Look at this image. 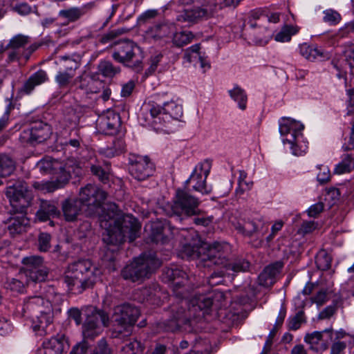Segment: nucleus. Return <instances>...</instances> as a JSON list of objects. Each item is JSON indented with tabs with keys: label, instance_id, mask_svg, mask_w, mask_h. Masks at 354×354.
<instances>
[{
	"label": "nucleus",
	"instance_id": "1",
	"mask_svg": "<svg viewBox=\"0 0 354 354\" xmlns=\"http://www.w3.org/2000/svg\"><path fill=\"white\" fill-rule=\"evenodd\" d=\"M107 196L108 194L101 187L90 183L82 187L78 195L86 216L100 215V225L104 230L102 240L108 250L115 252L127 239L133 242L141 226L135 217L122 213L115 203L111 204L106 211L102 210Z\"/></svg>",
	"mask_w": 354,
	"mask_h": 354
},
{
	"label": "nucleus",
	"instance_id": "2",
	"mask_svg": "<svg viewBox=\"0 0 354 354\" xmlns=\"http://www.w3.org/2000/svg\"><path fill=\"white\" fill-rule=\"evenodd\" d=\"M185 295V297L178 298L180 300V304H174L170 307L171 315L162 322L165 330L173 333L178 330L192 317L203 316L213 304L212 293L201 294L196 292L189 299V294L187 290Z\"/></svg>",
	"mask_w": 354,
	"mask_h": 354
},
{
	"label": "nucleus",
	"instance_id": "3",
	"mask_svg": "<svg viewBox=\"0 0 354 354\" xmlns=\"http://www.w3.org/2000/svg\"><path fill=\"white\" fill-rule=\"evenodd\" d=\"M101 271L89 260H79L68 265L64 282L74 293L92 288L100 279Z\"/></svg>",
	"mask_w": 354,
	"mask_h": 354
},
{
	"label": "nucleus",
	"instance_id": "4",
	"mask_svg": "<svg viewBox=\"0 0 354 354\" xmlns=\"http://www.w3.org/2000/svg\"><path fill=\"white\" fill-rule=\"evenodd\" d=\"M160 266V261L155 254H141L135 258L121 271V276L131 282H142L149 279L152 272Z\"/></svg>",
	"mask_w": 354,
	"mask_h": 354
},
{
	"label": "nucleus",
	"instance_id": "5",
	"mask_svg": "<svg viewBox=\"0 0 354 354\" xmlns=\"http://www.w3.org/2000/svg\"><path fill=\"white\" fill-rule=\"evenodd\" d=\"M111 57L116 62L136 73L143 69L144 53L132 41L124 40L118 43L112 51Z\"/></svg>",
	"mask_w": 354,
	"mask_h": 354
},
{
	"label": "nucleus",
	"instance_id": "6",
	"mask_svg": "<svg viewBox=\"0 0 354 354\" xmlns=\"http://www.w3.org/2000/svg\"><path fill=\"white\" fill-rule=\"evenodd\" d=\"M142 114L149 124L159 129L160 127L158 124H162V120L165 122L164 116L167 119L178 120L183 115V107L174 101L165 102L162 106L154 102H149L142 108Z\"/></svg>",
	"mask_w": 354,
	"mask_h": 354
},
{
	"label": "nucleus",
	"instance_id": "7",
	"mask_svg": "<svg viewBox=\"0 0 354 354\" xmlns=\"http://www.w3.org/2000/svg\"><path fill=\"white\" fill-rule=\"evenodd\" d=\"M225 6L223 0H204L203 3H198L192 7L184 9L177 16V20L189 24H198L214 17L218 9Z\"/></svg>",
	"mask_w": 354,
	"mask_h": 354
},
{
	"label": "nucleus",
	"instance_id": "8",
	"mask_svg": "<svg viewBox=\"0 0 354 354\" xmlns=\"http://www.w3.org/2000/svg\"><path fill=\"white\" fill-rule=\"evenodd\" d=\"M37 167L41 172L55 176V180L48 181L44 185V189L48 192L63 188L69 182L71 171H66L63 164L57 160L46 157L39 160Z\"/></svg>",
	"mask_w": 354,
	"mask_h": 354
},
{
	"label": "nucleus",
	"instance_id": "9",
	"mask_svg": "<svg viewBox=\"0 0 354 354\" xmlns=\"http://www.w3.org/2000/svg\"><path fill=\"white\" fill-rule=\"evenodd\" d=\"M12 209L15 213H26L32 200V191L22 180H12L8 182L6 192Z\"/></svg>",
	"mask_w": 354,
	"mask_h": 354
},
{
	"label": "nucleus",
	"instance_id": "10",
	"mask_svg": "<svg viewBox=\"0 0 354 354\" xmlns=\"http://www.w3.org/2000/svg\"><path fill=\"white\" fill-rule=\"evenodd\" d=\"M84 315L86 318L82 324L84 339H94L102 333L104 327L109 326V315L102 310L90 306L85 308Z\"/></svg>",
	"mask_w": 354,
	"mask_h": 354
},
{
	"label": "nucleus",
	"instance_id": "11",
	"mask_svg": "<svg viewBox=\"0 0 354 354\" xmlns=\"http://www.w3.org/2000/svg\"><path fill=\"white\" fill-rule=\"evenodd\" d=\"M200 201L198 198L192 195L185 187L178 188L171 205V216H192L198 215L201 211L198 208Z\"/></svg>",
	"mask_w": 354,
	"mask_h": 354
},
{
	"label": "nucleus",
	"instance_id": "12",
	"mask_svg": "<svg viewBox=\"0 0 354 354\" xmlns=\"http://www.w3.org/2000/svg\"><path fill=\"white\" fill-rule=\"evenodd\" d=\"M230 245L226 242L215 241L204 245V251L201 256V263L204 267L222 266L225 267L230 254Z\"/></svg>",
	"mask_w": 354,
	"mask_h": 354
},
{
	"label": "nucleus",
	"instance_id": "13",
	"mask_svg": "<svg viewBox=\"0 0 354 354\" xmlns=\"http://www.w3.org/2000/svg\"><path fill=\"white\" fill-rule=\"evenodd\" d=\"M304 128L301 123L289 118H283L279 122V132L283 137V142L291 145L292 153L295 156L302 155L303 151L297 149V140Z\"/></svg>",
	"mask_w": 354,
	"mask_h": 354
},
{
	"label": "nucleus",
	"instance_id": "14",
	"mask_svg": "<svg viewBox=\"0 0 354 354\" xmlns=\"http://www.w3.org/2000/svg\"><path fill=\"white\" fill-rule=\"evenodd\" d=\"M23 270L26 278L33 282H42L47 279L49 268L40 256H30L23 258Z\"/></svg>",
	"mask_w": 354,
	"mask_h": 354
},
{
	"label": "nucleus",
	"instance_id": "15",
	"mask_svg": "<svg viewBox=\"0 0 354 354\" xmlns=\"http://www.w3.org/2000/svg\"><path fill=\"white\" fill-rule=\"evenodd\" d=\"M140 315L138 308L130 304H123L114 308L112 322L114 326H120L129 333L130 328L136 323Z\"/></svg>",
	"mask_w": 354,
	"mask_h": 354
},
{
	"label": "nucleus",
	"instance_id": "16",
	"mask_svg": "<svg viewBox=\"0 0 354 354\" xmlns=\"http://www.w3.org/2000/svg\"><path fill=\"white\" fill-rule=\"evenodd\" d=\"M154 170V165L147 156H133L130 158L129 173L138 181L145 180L151 176Z\"/></svg>",
	"mask_w": 354,
	"mask_h": 354
},
{
	"label": "nucleus",
	"instance_id": "17",
	"mask_svg": "<svg viewBox=\"0 0 354 354\" xmlns=\"http://www.w3.org/2000/svg\"><path fill=\"white\" fill-rule=\"evenodd\" d=\"M261 217L258 218H243L239 219L234 224L235 229L245 236H259L260 234L263 235L268 230Z\"/></svg>",
	"mask_w": 354,
	"mask_h": 354
},
{
	"label": "nucleus",
	"instance_id": "18",
	"mask_svg": "<svg viewBox=\"0 0 354 354\" xmlns=\"http://www.w3.org/2000/svg\"><path fill=\"white\" fill-rule=\"evenodd\" d=\"M165 279L172 283L173 294L176 298L185 297V286L188 283L187 273L179 268H169L164 270Z\"/></svg>",
	"mask_w": 354,
	"mask_h": 354
},
{
	"label": "nucleus",
	"instance_id": "19",
	"mask_svg": "<svg viewBox=\"0 0 354 354\" xmlns=\"http://www.w3.org/2000/svg\"><path fill=\"white\" fill-rule=\"evenodd\" d=\"M333 330L326 328L322 331H314L305 335L304 340L310 346V349L319 352L328 348V341L333 340Z\"/></svg>",
	"mask_w": 354,
	"mask_h": 354
},
{
	"label": "nucleus",
	"instance_id": "20",
	"mask_svg": "<svg viewBox=\"0 0 354 354\" xmlns=\"http://www.w3.org/2000/svg\"><path fill=\"white\" fill-rule=\"evenodd\" d=\"M205 163H199L196 166L189 178L185 182V187L187 189V185L192 183V189L203 194L211 193L212 189L207 187L206 179L209 172V167L204 169Z\"/></svg>",
	"mask_w": 354,
	"mask_h": 354
},
{
	"label": "nucleus",
	"instance_id": "21",
	"mask_svg": "<svg viewBox=\"0 0 354 354\" xmlns=\"http://www.w3.org/2000/svg\"><path fill=\"white\" fill-rule=\"evenodd\" d=\"M99 131L105 135H115L121 126V118L118 113L109 111L101 115L96 122Z\"/></svg>",
	"mask_w": 354,
	"mask_h": 354
},
{
	"label": "nucleus",
	"instance_id": "22",
	"mask_svg": "<svg viewBox=\"0 0 354 354\" xmlns=\"http://www.w3.org/2000/svg\"><path fill=\"white\" fill-rule=\"evenodd\" d=\"M50 134L51 129L48 124L37 122L30 129L24 131L21 138L31 145H35L46 140Z\"/></svg>",
	"mask_w": 354,
	"mask_h": 354
},
{
	"label": "nucleus",
	"instance_id": "23",
	"mask_svg": "<svg viewBox=\"0 0 354 354\" xmlns=\"http://www.w3.org/2000/svg\"><path fill=\"white\" fill-rule=\"evenodd\" d=\"M30 42V38L28 36L21 34L14 36L6 47V49L11 50L8 54L9 61L13 62L23 59L24 51Z\"/></svg>",
	"mask_w": 354,
	"mask_h": 354
},
{
	"label": "nucleus",
	"instance_id": "24",
	"mask_svg": "<svg viewBox=\"0 0 354 354\" xmlns=\"http://www.w3.org/2000/svg\"><path fill=\"white\" fill-rule=\"evenodd\" d=\"M261 18L266 20V17L263 15L259 11H252L249 17V20L247 24H245L243 28V35L248 37L250 42H256L263 44L266 41V37L264 35L257 37L256 35V30L258 25L257 20H261Z\"/></svg>",
	"mask_w": 354,
	"mask_h": 354
},
{
	"label": "nucleus",
	"instance_id": "25",
	"mask_svg": "<svg viewBox=\"0 0 354 354\" xmlns=\"http://www.w3.org/2000/svg\"><path fill=\"white\" fill-rule=\"evenodd\" d=\"M167 224L166 220L157 219L146 226V230L149 227V239L151 242L165 244L168 241V236L165 234Z\"/></svg>",
	"mask_w": 354,
	"mask_h": 354
},
{
	"label": "nucleus",
	"instance_id": "26",
	"mask_svg": "<svg viewBox=\"0 0 354 354\" xmlns=\"http://www.w3.org/2000/svg\"><path fill=\"white\" fill-rule=\"evenodd\" d=\"M62 209L65 220L68 222L76 221L80 214H84L83 205L79 198L64 200L62 203Z\"/></svg>",
	"mask_w": 354,
	"mask_h": 354
},
{
	"label": "nucleus",
	"instance_id": "27",
	"mask_svg": "<svg viewBox=\"0 0 354 354\" xmlns=\"http://www.w3.org/2000/svg\"><path fill=\"white\" fill-rule=\"evenodd\" d=\"M26 213H19V215L11 217L7 223V230L11 237L21 235L27 231L30 226L29 219L24 215Z\"/></svg>",
	"mask_w": 354,
	"mask_h": 354
},
{
	"label": "nucleus",
	"instance_id": "28",
	"mask_svg": "<svg viewBox=\"0 0 354 354\" xmlns=\"http://www.w3.org/2000/svg\"><path fill=\"white\" fill-rule=\"evenodd\" d=\"M283 266L281 261H276L266 266L259 276V284L268 287L275 283V277L279 274Z\"/></svg>",
	"mask_w": 354,
	"mask_h": 354
},
{
	"label": "nucleus",
	"instance_id": "29",
	"mask_svg": "<svg viewBox=\"0 0 354 354\" xmlns=\"http://www.w3.org/2000/svg\"><path fill=\"white\" fill-rule=\"evenodd\" d=\"M60 216L61 212L53 202L48 201H42L36 213V218L41 222L59 218Z\"/></svg>",
	"mask_w": 354,
	"mask_h": 354
},
{
	"label": "nucleus",
	"instance_id": "30",
	"mask_svg": "<svg viewBox=\"0 0 354 354\" xmlns=\"http://www.w3.org/2000/svg\"><path fill=\"white\" fill-rule=\"evenodd\" d=\"M42 346L50 349L54 354H64L68 351L69 344L64 335H57L44 341Z\"/></svg>",
	"mask_w": 354,
	"mask_h": 354
},
{
	"label": "nucleus",
	"instance_id": "31",
	"mask_svg": "<svg viewBox=\"0 0 354 354\" xmlns=\"http://www.w3.org/2000/svg\"><path fill=\"white\" fill-rule=\"evenodd\" d=\"M37 320L32 323V329L39 336H44L51 330L53 315H35Z\"/></svg>",
	"mask_w": 354,
	"mask_h": 354
},
{
	"label": "nucleus",
	"instance_id": "32",
	"mask_svg": "<svg viewBox=\"0 0 354 354\" xmlns=\"http://www.w3.org/2000/svg\"><path fill=\"white\" fill-rule=\"evenodd\" d=\"M44 298L39 296L26 299L24 302L22 312L24 316H35L38 314L39 308L42 306Z\"/></svg>",
	"mask_w": 354,
	"mask_h": 354
},
{
	"label": "nucleus",
	"instance_id": "33",
	"mask_svg": "<svg viewBox=\"0 0 354 354\" xmlns=\"http://www.w3.org/2000/svg\"><path fill=\"white\" fill-rule=\"evenodd\" d=\"M48 80V75L43 70H39L33 73L28 80L24 83L23 91L29 94L37 85H39Z\"/></svg>",
	"mask_w": 354,
	"mask_h": 354
},
{
	"label": "nucleus",
	"instance_id": "34",
	"mask_svg": "<svg viewBox=\"0 0 354 354\" xmlns=\"http://www.w3.org/2000/svg\"><path fill=\"white\" fill-rule=\"evenodd\" d=\"M16 169L15 160L6 153H0V178L11 175ZM3 182L0 179V185Z\"/></svg>",
	"mask_w": 354,
	"mask_h": 354
},
{
	"label": "nucleus",
	"instance_id": "35",
	"mask_svg": "<svg viewBox=\"0 0 354 354\" xmlns=\"http://www.w3.org/2000/svg\"><path fill=\"white\" fill-rule=\"evenodd\" d=\"M121 68L115 66L111 61L103 59L97 65V73L106 78H113L120 74Z\"/></svg>",
	"mask_w": 354,
	"mask_h": 354
},
{
	"label": "nucleus",
	"instance_id": "36",
	"mask_svg": "<svg viewBox=\"0 0 354 354\" xmlns=\"http://www.w3.org/2000/svg\"><path fill=\"white\" fill-rule=\"evenodd\" d=\"M204 251V245L198 246L196 244L192 245L189 243H185L182 249L180 250V255L182 258H187V259H197L199 261V263H201V256L202 252Z\"/></svg>",
	"mask_w": 354,
	"mask_h": 354
},
{
	"label": "nucleus",
	"instance_id": "37",
	"mask_svg": "<svg viewBox=\"0 0 354 354\" xmlns=\"http://www.w3.org/2000/svg\"><path fill=\"white\" fill-rule=\"evenodd\" d=\"M250 263L242 257H236L233 260L230 261L228 258L225 268L227 271H232L234 273H238L240 272H245L248 270Z\"/></svg>",
	"mask_w": 354,
	"mask_h": 354
},
{
	"label": "nucleus",
	"instance_id": "38",
	"mask_svg": "<svg viewBox=\"0 0 354 354\" xmlns=\"http://www.w3.org/2000/svg\"><path fill=\"white\" fill-rule=\"evenodd\" d=\"M300 54L309 61H314L317 58H323V53L317 48L311 46L306 43L299 46Z\"/></svg>",
	"mask_w": 354,
	"mask_h": 354
},
{
	"label": "nucleus",
	"instance_id": "39",
	"mask_svg": "<svg viewBox=\"0 0 354 354\" xmlns=\"http://www.w3.org/2000/svg\"><path fill=\"white\" fill-rule=\"evenodd\" d=\"M3 286L6 290L17 294L23 293L26 289L24 282L19 278L6 277Z\"/></svg>",
	"mask_w": 354,
	"mask_h": 354
},
{
	"label": "nucleus",
	"instance_id": "40",
	"mask_svg": "<svg viewBox=\"0 0 354 354\" xmlns=\"http://www.w3.org/2000/svg\"><path fill=\"white\" fill-rule=\"evenodd\" d=\"M85 14V9L83 8H71L62 10L59 15L68 19V22H75L80 19Z\"/></svg>",
	"mask_w": 354,
	"mask_h": 354
},
{
	"label": "nucleus",
	"instance_id": "41",
	"mask_svg": "<svg viewBox=\"0 0 354 354\" xmlns=\"http://www.w3.org/2000/svg\"><path fill=\"white\" fill-rule=\"evenodd\" d=\"M194 39V35L190 31H181L174 34L172 37L173 44L178 48L189 44Z\"/></svg>",
	"mask_w": 354,
	"mask_h": 354
},
{
	"label": "nucleus",
	"instance_id": "42",
	"mask_svg": "<svg viewBox=\"0 0 354 354\" xmlns=\"http://www.w3.org/2000/svg\"><path fill=\"white\" fill-rule=\"evenodd\" d=\"M354 169V158L351 155L347 154L335 168V174H342L350 172Z\"/></svg>",
	"mask_w": 354,
	"mask_h": 354
},
{
	"label": "nucleus",
	"instance_id": "43",
	"mask_svg": "<svg viewBox=\"0 0 354 354\" xmlns=\"http://www.w3.org/2000/svg\"><path fill=\"white\" fill-rule=\"evenodd\" d=\"M299 30L297 26H285L274 37L276 41L279 42L289 41L292 35H295Z\"/></svg>",
	"mask_w": 354,
	"mask_h": 354
},
{
	"label": "nucleus",
	"instance_id": "44",
	"mask_svg": "<svg viewBox=\"0 0 354 354\" xmlns=\"http://www.w3.org/2000/svg\"><path fill=\"white\" fill-rule=\"evenodd\" d=\"M232 99L236 101L241 109L244 110L246 108L247 95L241 88L236 86L232 90L229 91Z\"/></svg>",
	"mask_w": 354,
	"mask_h": 354
},
{
	"label": "nucleus",
	"instance_id": "45",
	"mask_svg": "<svg viewBox=\"0 0 354 354\" xmlns=\"http://www.w3.org/2000/svg\"><path fill=\"white\" fill-rule=\"evenodd\" d=\"M332 258L325 251L321 250L316 256L315 263L318 269L321 270H327L331 266Z\"/></svg>",
	"mask_w": 354,
	"mask_h": 354
},
{
	"label": "nucleus",
	"instance_id": "46",
	"mask_svg": "<svg viewBox=\"0 0 354 354\" xmlns=\"http://www.w3.org/2000/svg\"><path fill=\"white\" fill-rule=\"evenodd\" d=\"M306 322L304 312L301 310L298 311L295 315L289 318L288 327L291 330H297L301 327V325Z\"/></svg>",
	"mask_w": 354,
	"mask_h": 354
},
{
	"label": "nucleus",
	"instance_id": "47",
	"mask_svg": "<svg viewBox=\"0 0 354 354\" xmlns=\"http://www.w3.org/2000/svg\"><path fill=\"white\" fill-rule=\"evenodd\" d=\"M124 147L125 145L122 140H115L110 147H107L105 154L110 157L117 156L124 151Z\"/></svg>",
	"mask_w": 354,
	"mask_h": 354
},
{
	"label": "nucleus",
	"instance_id": "48",
	"mask_svg": "<svg viewBox=\"0 0 354 354\" xmlns=\"http://www.w3.org/2000/svg\"><path fill=\"white\" fill-rule=\"evenodd\" d=\"M52 236L47 232H40L38 235V249L40 252H47L51 248Z\"/></svg>",
	"mask_w": 354,
	"mask_h": 354
},
{
	"label": "nucleus",
	"instance_id": "49",
	"mask_svg": "<svg viewBox=\"0 0 354 354\" xmlns=\"http://www.w3.org/2000/svg\"><path fill=\"white\" fill-rule=\"evenodd\" d=\"M113 350L104 338L100 339L91 354H112Z\"/></svg>",
	"mask_w": 354,
	"mask_h": 354
},
{
	"label": "nucleus",
	"instance_id": "50",
	"mask_svg": "<svg viewBox=\"0 0 354 354\" xmlns=\"http://www.w3.org/2000/svg\"><path fill=\"white\" fill-rule=\"evenodd\" d=\"M74 74L73 73L68 71L58 72L55 77V81L60 88H65L69 84Z\"/></svg>",
	"mask_w": 354,
	"mask_h": 354
},
{
	"label": "nucleus",
	"instance_id": "51",
	"mask_svg": "<svg viewBox=\"0 0 354 354\" xmlns=\"http://www.w3.org/2000/svg\"><path fill=\"white\" fill-rule=\"evenodd\" d=\"M324 21L330 25L337 24L342 19L339 13L332 9L324 10Z\"/></svg>",
	"mask_w": 354,
	"mask_h": 354
},
{
	"label": "nucleus",
	"instance_id": "52",
	"mask_svg": "<svg viewBox=\"0 0 354 354\" xmlns=\"http://www.w3.org/2000/svg\"><path fill=\"white\" fill-rule=\"evenodd\" d=\"M200 46V44H196L186 49L184 54V59L189 62H192L196 60V58L201 55L199 52Z\"/></svg>",
	"mask_w": 354,
	"mask_h": 354
},
{
	"label": "nucleus",
	"instance_id": "53",
	"mask_svg": "<svg viewBox=\"0 0 354 354\" xmlns=\"http://www.w3.org/2000/svg\"><path fill=\"white\" fill-rule=\"evenodd\" d=\"M91 171L102 183H106L108 182L109 175L101 166L92 165L91 166Z\"/></svg>",
	"mask_w": 354,
	"mask_h": 354
},
{
	"label": "nucleus",
	"instance_id": "54",
	"mask_svg": "<svg viewBox=\"0 0 354 354\" xmlns=\"http://www.w3.org/2000/svg\"><path fill=\"white\" fill-rule=\"evenodd\" d=\"M328 300V292L326 290L322 289L311 297V301L317 304L318 307L323 306Z\"/></svg>",
	"mask_w": 354,
	"mask_h": 354
},
{
	"label": "nucleus",
	"instance_id": "55",
	"mask_svg": "<svg viewBox=\"0 0 354 354\" xmlns=\"http://www.w3.org/2000/svg\"><path fill=\"white\" fill-rule=\"evenodd\" d=\"M337 309V307L335 304L326 306L319 313L317 317L318 319L323 320L330 319L335 314Z\"/></svg>",
	"mask_w": 354,
	"mask_h": 354
},
{
	"label": "nucleus",
	"instance_id": "56",
	"mask_svg": "<svg viewBox=\"0 0 354 354\" xmlns=\"http://www.w3.org/2000/svg\"><path fill=\"white\" fill-rule=\"evenodd\" d=\"M224 281V274L221 271L214 272L208 277L207 283L210 286H216Z\"/></svg>",
	"mask_w": 354,
	"mask_h": 354
},
{
	"label": "nucleus",
	"instance_id": "57",
	"mask_svg": "<svg viewBox=\"0 0 354 354\" xmlns=\"http://www.w3.org/2000/svg\"><path fill=\"white\" fill-rule=\"evenodd\" d=\"M122 33H123V31L121 30L120 29L111 30V31L104 34L102 36V37L100 38V41L103 44H106L111 41L112 40H113L114 39H115L117 37L122 35Z\"/></svg>",
	"mask_w": 354,
	"mask_h": 354
},
{
	"label": "nucleus",
	"instance_id": "58",
	"mask_svg": "<svg viewBox=\"0 0 354 354\" xmlns=\"http://www.w3.org/2000/svg\"><path fill=\"white\" fill-rule=\"evenodd\" d=\"M319 172L317 174V179L321 184H324L330 180V174L328 168L326 166L318 167Z\"/></svg>",
	"mask_w": 354,
	"mask_h": 354
},
{
	"label": "nucleus",
	"instance_id": "59",
	"mask_svg": "<svg viewBox=\"0 0 354 354\" xmlns=\"http://www.w3.org/2000/svg\"><path fill=\"white\" fill-rule=\"evenodd\" d=\"M61 59L64 60L66 63L64 64V68L66 71L70 73L75 71L79 68L80 64L78 62L75 60L74 59H71L69 56H62L61 57Z\"/></svg>",
	"mask_w": 354,
	"mask_h": 354
},
{
	"label": "nucleus",
	"instance_id": "60",
	"mask_svg": "<svg viewBox=\"0 0 354 354\" xmlns=\"http://www.w3.org/2000/svg\"><path fill=\"white\" fill-rule=\"evenodd\" d=\"M330 341L333 342L330 347V354H341L346 348L347 344L344 341Z\"/></svg>",
	"mask_w": 354,
	"mask_h": 354
},
{
	"label": "nucleus",
	"instance_id": "61",
	"mask_svg": "<svg viewBox=\"0 0 354 354\" xmlns=\"http://www.w3.org/2000/svg\"><path fill=\"white\" fill-rule=\"evenodd\" d=\"M12 329L11 323L5 317H0V335H6L11 333Z\"/></svg>",
	"mask_w": 354,
	"mask_h": 354
},
{
	"label": "nucleus",
	"instance_id": "62",
	"mask_svg": "<svg viewBox=\"0 0 354 354\" xmlns=\"http://www.w3.org/2000/svg\"><path fill=\"white\" fill-rule=\"evenodd\" d=\"M324 208V204L322 202H319L311 205L308 209V214L310 217H317Z\"/></svg>",
	"mask_w": 354,
	"mask_h": 354
},
{
	"label": "nucleus",
	"instance_id": "63",
	"mask_svg": "<svg viewBox=\"0 0 354 354\" xmlns=\"http://www.w3.org/2000/svg\"><path fill=\"white\" fill-rule=\"evenodd\" d=\"M68 317L73 319L76 325L79 326L82 323V313L77 308H71L68 310Z\"/></svg>",
	"mask_w": 354,
	"mask_h": 354
},
{
	"label": "nucleus",
	"instance_id": "64",
	"mask_svg": "<svg viewBox=\"0 0 354 354\" xmlns=\"http://www.w3.org/2000/svg\"><path fill=\"white\" fill-rule=\"evenodd\" d=\"M88 344L86 342H82L73 346L70 354H87Z\"/></svg>",
	"mask_w": 354,
	"mask_h": 354
}]
</instances>
